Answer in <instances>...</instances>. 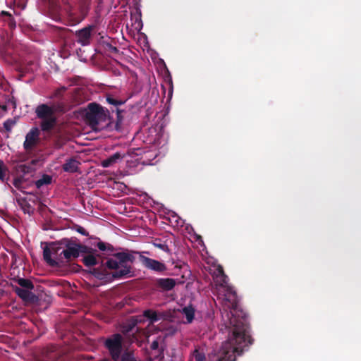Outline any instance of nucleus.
Here are the masks:
<instances>
[{"label":"nucleus","instance_id":"obj_11","mask_svg":"<svg viewBox=\"0 0 361 361\" xmlns=\"http://www.w3.org/2000/svg\"><path fill=\"white\" fill-rule=\"evenodd\" d=\"M117 259H110L106 262V266L109 269H118L122 263H125L130 260V255L124 253H118L116 255Z\"/></svg>","mask_w":361,"mask_h":361},{"label":"nucleus","instance_id":"obj_12","mask_svg":"<svg viewBox=\"0 0 361 361\" xmlns=\"http://www.w3.org/2000/svg\"><path fill=\"white\" fill-rule=\"evenodd\" d=\"M32 289H25L16 287L15 291L17 295L25 302H32L36 300V296L31 291Z\"/></svg>","mask_w":361,"mask_h":361},{"label":"nucleus","instance_id":"obj_2","mask_svg":"<svg viewBox=\"0 0 361 361\" xmlns=\"http://www.w3.org/2000/svg\"><path fill=\"white\" fill-rule=\"evenodd\" d=\"M85 116L95 130H100L109 123L108 111L94 103L88 105L85 110Z\"/></svg>","mask_w":361,"mask_h":361},{"label":"nucleus","instance_id":"obj_23","mask_svg":"<svg viewBox=\"0 0 361 361\" xmlns=\"http://www.w3.org/2000/svg\"><path fill=\"white\" fill-rule=\"evenodd\" d=\"M97 247L102 251H106V250L111 251L113 250L111 245H110L109 244H106L104 242H99L97 243Z\"/></svg>","mask_w":361,"mask_h":361},{"label":"nucleus","instance_id":"obj_29","mask_svg":"<svg viewBox=\"0 0 361 361\" xmlns=\"http://www.w3.org/2000/svg\"><path fill=\"white\" fill-rule=\"evenodd\" d=\"M156 246L159 247L161 249H164V247H165V245L162 244H156Z\"/></svg>","mask_w":361,"mask_h":361},{"label":"nucleus","instance_id":"obj_14","mask_svg":"<svg viewBox=\"0 0 361 361\" xmlns=\"http://www.w3.org/2000/svg\"><path fill=\"white\" fill-rule=\"evenodd\" d=\"M35 112L37 114V116L42 119L54 116L53 109L46 104H42L38 106L36 109Z\"/></svg>","mask_w":361,"mask_h":361},{"label":"nucleus","instance_id":"obj_17","mask_svg":"<svg viewBox=\"0 0 361 361\" xmlns=\"http://www.w3.org/2000/svg\"><path fill=\"white\" fill-rule=\"evenodd\" d=\"M182 314L186 319L187 323H191L195 316V309L192 306L188 305L182 310Z\"/></svg>","mask_w":361,"mask_h":361},{"label":"nucleus","instance_id":"obj_4","mask_svg":"<svg viewBox=\"0 0 361 361\" xmlns=\"http://www.w3.org/2000/svg\"><path fill=\"white\" fill-rule=\"evenodd\" d=\"M44 260L51 266H57L63 263L61 248L52 243L46 245L43 250Z\"/></svg>","mask_w":361,"mask_h":361},{"label":"nucleus","instance_id":"obj_9","mask_svg":"<svg viewBox=\"0 0 361 361\" xmlns=\"http://www.w3.org/2000/svg\"><path fill=\"white\" fill-rule=\"evenodd\" d=\"M92 30V26H89L76 32L78 42L82 46H86L90 43Z\"/></svg>","mask_w":361,"mask_h":361},{"label":"nucleus","instance_id":"obj_15","mask_svg":"<svg viewBox=\"0 0 361 361\" xmlns=\"http://www.w3.org/2000/svg\"><path fill=\"white\" fill-rule=\"evenodd\" d=\"M158 285L164 290H171L176 285V281L173 279H160L157 281Z\"/></svg>","mask_w":361,"mask_h":361},{"label":"nucleus","instance_id":"obj_26","mask_svg":"<svg viewBox=\"0 0 361 361\" xmlns=\"http://www.w3.org/2000/svg\"><path fill=\"white\" fill-rule=\"evenodd\" d=\"M134 328H135V326H133L130 327V328H128V329H123V333H124V334H125V337H126V338L128 337V333H129L130 331H133V332H134Z\"/></svg>","mask_w":361,"mask_h":361},{"label":"nucleus","instance_id":"obj_31","mask_svg":"<svg viewBox=\"0 0 361 361\" xmlns=\"http://www.w3.org/2000/svg\"><path fill=\"white\" fill-rule=\"evenodd\" d=\"M137 338H135L134 339H129L130 342H133L135 340H137Z\"/></svg>","mask_w":361,"mask_h":361},{"label":"nucleus","instance_id":"obj_8","mask_svg":"<svg viewBox=\"0 0 361 361\" xmlns=\"http://www.w3.org/2000/svg\"><path fill=\"white\" fill-rule=\"evenodd\" d=\"M81 247L76 244H72L67 246L66 249L61 250L63 257V263L65 261H68L72 258H75L79 256Z\"/></svg>","mask_w":361,"mask_h":361},{"label":"nucleus","instance_id":"obj_13","mask_svg":"<svg viewBox=\"0 0 361 361\" xmlns=\"http://www.w3.org/2000/svg\"><path fill=\"white\" fill-rule=\"evenodd\" d=\"M125 157V154L121 152H116L109 158L104 159L102 161V166L103 167L107 168L114 166V164L121 161V160Z\"/></svg>","mask_w":361,"mask_h":361},{"label":"nucleus","instance_id":"obj_25","mask_svg":"<svg viewBox=\"0 0 361 361\" xmlns=\"http://www.w3.org/2000/svg\"><path fill=\"white\" fill-rule=\"evenodd\" d=\"M119 275L124 276L130 273V269L126 266L124 267L123 269L120 270L118 272Z\"/></svg>","mask_w":361,"mask_h":361},{"label":"nucleus","instance_id":"obj_24","mask_svg":"<svg viewBox=\"0 0 361 361\" xmlns=\"http://www.w3.org/2000/svg\"><path fill=\"white\" fill-rule=\"evenodd\" d=\"M7 169L3 161H0V180H4Z\"/></svg>","mask_w":361,"mask_h":361},{"label":"nucleus","instance_id":"obj_30","mask_svg":"<svg viewBox=\"0 0 361 361\" xmlns=\"http://www.w3.org/2000/svg\"><path fill=\"white\" fill-rule=\"evenodd\" d=\"M141 27H142V25H141V21L140 20V21L138 22L137 27L136 28H137V29H141Z\"/></svg>","mask_w":361,"mask_h":361},{"label":"nucleus","instance_id":"obj_18","mask_svg":"<svg viewBox=\"0 0 361 361\" xmlns=\"http://www.w3.org/2000/svg\"><path fill=\"white\" fill-rule=\"evenodd\" d=\"M78 162L75 159L68 160L64 165L63 169L68 172H75L78 169Z\"/></svg>","mask_w":361,"mask_h":361},{"label":"nucleus","instance_id":"obj_22","mask_svg":"<svg viewBox=\"0 0 361 361\" xmlns=\"http://www.w3.org/2000/svg\"><path fill=\"white\" fill-rule=\"evenodd\" d=\"M204 355L200 353L198 350H195L190 357V361H204Z\"/></svg>","mask_w":361,"mask_h":361},{"label":"nucleus","instance_id":"obj_7","mask_svg":"<svg viewBox=\"0 0 361 361\" xmlns=\"http://www.w3.org/2000/svg\"><path fill=\"white\" fill-rule=\"evenodd\" d=\"M140 261L142 264L149 269L155 271H163L166 270L165 264L157 260L145 256H140Z\"/></svg>","mask_w":361,"mask_h":361},{"label":"nucleus","instance_id":"obj_28","mask_svg":"<svg viewBox=\"0 0 361 361\" xmlns=\"http://www.w3.org/2000/svg\"><path fill=\"white\" fill-rule=\"evenodd\" d=\"M154 146H159L161 145V142L159 141V138H158L157 140H156L154 141Z\"/></svg>","mask_w":361,"mask_h":361},{"label":"nucleus","instance_id":"obj_33","mask_svg":"<svg viewBox=\"0 0 361 361\" xmlns=\"http://www.w3.org/2000/svg\"><path fill=\"white\" fill-rule=\"evenodd\" d=\"M78 231L81 233H82V231L78 230Z\"/></svg>","mask_w":361,"mask_h":361},{"label":"nucleus","instance_id":"obj_10","mask_svg":"<svg viewBox=\"0 0 361 361\" xmlns=\"http://www.w3.org/2000/svg\"><path fill=\"white\" fill-rule=\"evenodd\" d=\"M144 317L149 319V322L147 325V330L143 331L145 337L149 338L151 335L150 332L154 329V322L159 320V317L157 312L152 310H146L144 312Z\"/></svg>","mask_w":361,"mask_h":361},{"label":"nucleus","instance_id":"obj_20","mask_svg":"<svg viewBox=\"0 0 361 361\" xmlns=\"http://www.w3.org/2000/svg\"><path fill=\"white\" fill-rule=\"evenodd\" d=\"M83 262L87 267H92L97 264V259L92 255H89L83 257Z\"/></svg>","mask_w":361,"mask_h":361},{"label":"nucleus","instance_id":"obj_5","mask_svg":"<svg viewBox=\"0 0 361 361\" xmlns=\"http://www.w3.org/2000/svg\"><path fill=\"white\" fill-rule=\"evenodd\" d=\"M39 140V130L32 128L26 135L24 142V147L26 150L32 149Z\"/></svg>","mask_w":361,"mask_h":361},{"label":"nucleus","instance_id":"obj_16","mask_svg":"<svg viewBox=\"0 0 361 361\" xmlns=\"http://www.w3.org/2000/svg\"><path fill=\"white\" fill-rule=\"evenodd\" d=\"M56 123L55 116L43 118L41 123V128L43 131H47L51 129Z\"/></svg>","mask_w":361,"mask_h":361},{"label":"nucleus","instance_id":"obj_3","mask_svg":"<svg viewBox=\"0 0 361 361\" xmlns=\"http://www.w3.org/2000/svg\"><path fill=\"white\" fill-rule=\"evenodd\" d=\"M105 346L108 349L112 359L114 361H118L121 351L126 348L124 338L118 334H114L106 340Z\"/></svg>","mask_w":361,"mask_h":361},{"label":"nucleus","instance_id":"obj_32","mask_svg":"<svg viewBox=\"0 0 361 361\" xmlns=\"http://www.w3.org/2000/svg\"><path fill=\"white\" fill-rule=\"evenodd\" d=\"M135 322H141V320L136 319V320H135Z\"/></svg>","mask_w":361,"mask_h":361},{"label":"nucleus","instance_id":"obj_1","mask_svg":"<svg viewBox=\"0 0 361 361\" xmlns=\"http://www.w3.org/2000/svg\"><path fill=\"white\" fill-rule=\"evenodd\" d=\"M210 269L214 275L219 296L224 300L222 319L224 325L232 336L223 343L219 354L212 357V361H235L243 348L250 343V336L245 326L244 313L239 309L235 292L227 283V278L220 266Z\"/></svg>","mask_w":361,"mask_h":361},{"label":"nucleus","instance_id":"obj_19","mask_svg":"<svg viewBox=\"0 0 361 361\" xmlns=\"http://www.w3.org/2000/svg\"><path fill=\"white\" fill-rule=\"evenodd\" d=\"M18 283L21 286V288L33 289L34 288L32 283L28 279H18Z\"/></svg>","mask_w":361,"mask_h":361},{"label":"nucleus","instance_id":"obj_6","mask_svg":"<svg viewBox=\"0 0 361 361\" xmlns=\"http://www.w3.org/2000/svg\"><path fill=\"white\" fill-rule=\"evenodd\" d=\"M158 330L161 332V335L159 336V337L154 340L152 343L151 348L152 350H157L159 347V339L161 336L164 337L168 336H171L174 334L176 331V329L171 325H168V324H161L160 326L158 328Z\"/></svg>","mask_w":361,"mask_h":361},{"label":"nucleus","instance_id":"obj_21","mask_svg":"<svg viewBox=\"0 0 361 361\" xmlns=\"http://www.w3.org/2000/svg\"><path fill=\"white\" fill-rule=\"evenodd\" d=\"M51 181V176H49L48 175H44L42 177V178L37 180L36 185L37 186V188H40L43 185L50 183Z\"/></svg>","mask_w":361,"mask_h":361},{"label":"nucleus","instance_id":"obj_27","mask_svg":"<svg viewBox=\"0 0 361 361\" xmlns=\"http://www.w3.org/2000/svg\"><path fill=\"white\" fill-rule=\"evenodd\" d=\"M107 101L109 104H116V103L114 102V100L113 99H111V98H107Z\"/></svg>","mask_w":361,"mask_h":361}]
</instances>
